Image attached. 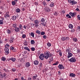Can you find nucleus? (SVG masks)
<instances>
[{
  "label": "nucleus",
  "instance_id": "obj_36",
  "mask_svg": "<svg viewBox=\"0 0 80 80\" xmlns=\"http://www.w3.org/2000/svg\"><path fill=\"white\" fill-rule=\"evenodd\" d=\"M31 50L33 52L35 51V48H31Z\"/></svg>",
  "mask_w": 80,
  "mask_h": 80
},
{
  "label": "nucleus",
  "instance_id": "obj_61",
  "mask_svg": "<svg viewBox=\"0 0 80 80\" xmlns=\"http://www.w3.org/2000/svg\"><path fill=\"white\" fill-rule=\"evenodd\" d=\"M16 50V49H15V48H14L12 50V52H15V50Z\"/></svg>",
  "mask_w": 80,
  "mask_h": 80
},
{
  "label": "nucleus",
  "instance_id": "obj_21",
  "mask_svg": "<svg viewBox=\"0 0 80 80\" xmlns=\"http://www.w3.org/2000/svg\"><path fill=\"white\" fill-rule=\"evenodd\" d=\"M37 75H36V76H34L32 78V79L33 80H36V79H37Z\"/></svg>",
  "mask_w": 80,
  "mask_h": 80
},
{
  "label": "nucleus",
  "instance_id": "obj_1",
  "mask_svg": "<svg viewBox=\"0 0 80 80\" xmlns=\"http://www.w3.org/2000/svg\"><path fill=\"white\" fill-rule=\"evenodd\" d=\"M34 23L35 24V26L36 27V28H37L39 27L38 24H39L40 22H39V21H38V19H36L34 21Z\"/></svg>",
  "mask_w": 80,
  "mask_h": 80
},
{
  "label": "nucleus",
  "instance_id": "obj_33",
  "mask_svg": "<svg viewBox=\"0 0 80 80\" xmlns=\"http://www.w3.org/2000/svg\"><path fill=\"white\" fill-rule=\"evenodd\" d=\"M3 20H0V24L1 25H2V24H3Z\"/></svg>",
  "mask_w": 80,
  "mask_h": 80
},
{
  "label": "nucleus",
  "instance_id": "obj_12",
  "mask_svg": "<svg viewBox=\"0 0 80 80\" xmlns=\"http://www.w3.org/2000/svg\"><path fill=\"white\" fill-rule=\"evenodd\" d=\"M69 76L70 77H75L76 76L75 74H74L73 73H71L70 74Z\"/></svg>",
  "mask_w": 80,
  "mask_h": 80
},
{
  "label": "nucleus",
  "instance_id": "obj_59",
  "mask_svg": "<svg viewBox=\"0 0 80 80\" xmlns=\"http://www.w3.org/2000/svg\"><path fill=\"white\" fill-rule=\"evenodd\" d=\"M21 80H26L25 79H24L23 77H22L21 78Z\"/></svg>",
  "mask_w": 80,
  "mask_h": 80
},
{
  "label": "nucleus",
  "instance_id": "obj_16",
  "mask_svg": "<svg viewBox=\"0 0 80 80\" xmlns=\"http://www.w3.org/2000/svg\"><path fill=\"white\" fill-rule=\"evenodd\" d=\"M41 22H42V23H44L45 22V20L44 18H42L41 19Z\"/></svg>",
  "mask_w": 80,
  "mask_h": 80
},
{
  "label": "nucleus",
  "instance_id": "obj_55",
  "mask_svg": "<svg viewBox=\"0 0 80 80\" xmlns=\"http://www.w3.org/2000/svg\"><path fill=\"white\" fill-rule=\"evenodd\" d=\"M54 15H55V16H57V15H58V14L56 12H55L54 13Z\"/></svg>",
  "mask_w": 80,
  "mask_h": 80
},
{
  "label": "nucleus",
  "instance_id": "obj_6",
  "mask_svg": "<svg viewBox=\"0 0 80 80\" xmlns=\"http://www.w3.org/2000/svg\"><path fill=\"white\" fill-rule=\"evenodd\" d=\"M70 4H72V5H75V4H77V2L74 0H72L70 2Z\"/></svg>",
  "mask_w": 80,
  "mask_h": 80
},
{
  "label": "nucleus",
  "instance_id": "obj_45",
  "mask_svg": "<svg viewBox=\"0 0 80 80\" xmlns=\"http://www.w3.org/2000/svg\"><path fill=\"white\" fill-rule=\"evenodd\" d=\"M59 55L60 57H62V52H59Z\"/></svg>",
  "mask_w": 80,
  "mask_h": 80
},
{
  "label": "nucleus",
  "instance_id": "obj_56",
  "mask_svg": "<svg viewBox=\"0 0 80 80\" xmlns=\"http://www.w3.org/2000/svg\"><path fill=\"white\" fill-rule=\"evenodd\" d=\"M10 48H11V50H12L14 48L13 47L11 46L10 47Z\"/></svg>",
  "mask_w": 80,
  "mask_h": 80
},
{
  "label": "nucleus",
  "instance_id": "obj_9",
  "mask_svg": "<svg viewBox=\"0 0 80 80\" xmlns=\"http://www.w3.org/2000/svg\"><path fill=\"white\" fill-rule=\"evenodd\" d=\"M73 56V54L71 53V52H68V58H70Z\"/></svg>",
  "mask_w": 80,
  "mask_h": 80
},
{
  "label": "nucleus",
  "instance_id": "obj_14",
  "mask_svg": "<svg viewBox=\"0 0 80 80\" xmlns=\"http://www.w3.org/2000/svg\"><path fill=\"white\" fill-rule=\"evenodd\" d=\"M34 65H38V61L37 60H35L34 61Z\"/></svg>",
  "mask_w": 80,
  "mask_h": 80
},
{
  "label": "nucleus",
  "instance_id": "obj_26",
  "mask_svg": "<svg viewBox=\"0 0 80 80\" xmlns=\"http://www.w3.org/2000/svg\"><path fill=\"white\" fill-rule=\"evenodd\" d=\"M41 24L43 26H44V27H45L46 26V22H45V23H44L43 22H41Z\"/></svg>",
  "mask_w": 80,
  "mask_h": 80
},
{
  "label": "nucleus",
  "instance_id": "obj_58",
  "mask_svg": "<svg viewBox=\"0 0 80 80\" xmlns=\"http://www.w3.org/2000/svg\"><path fill=\"white\" fill-rule=\"evenodd\" d=\"M58 74L59 75H61V72L60 71H58Z\"/></svg>",
  "mask_w": 80,
  "mask_h": 80
},
{
  "label": "nucleus",
  "instance_id": "obj_49",
  "mask_svg": "<svg viewBox=\"0 0 80 80\" xmlns=\"http://www.w3.org/2000/svg\"><path fill=\"white\" fill-rule=\"evenodd\" d=\"M39 67H42V62L40 63Z\"/></svg>",
  "mask_w": 80,
  "mask_h": 80
},
{
  "label": "nucleus",
  "instance_id": "obj_38",
  "mask_svg": "<svg viewBox=\"0 0 80 80\" xmlns=\"http://www.w3.org/2000/svg\"><path fill=\"white\" fill-rule=\"evenodd\" d=\"M16 60V59H15V58H12L11 60L12 62H15Z\"/></svg>",
  "mask_w": 80,
  "mask_h": 80
},
{
  "label": "nucleus",
  "instance_id": "obj_43",
  "mask_svg": "<svg viewBox=\"0 0 80 80\" xmlns=\"http://www.w3.org/2000/svg\"><path fill=\"white\" fill-rule=\"evenodd\" d=\"M0 78H3V74H0Z\"/></svg>",
  "mask_w": 80,
  "mask_h": 80
},
{
  "label": "nucleus",
  "instance_id": "obj_10",
  "mask_svg": "<svg viewBox=\"0 0 80 80\" xmlns=\"http://www.w3.org/2000/svg\"><path fill=\"white\" fill-rule=\"evenodd\" d=\"M19 30L20 29H19V28L17 27L16 28L14 29L15 31V32H18L20 31Z\"/></svg>",
  "mask_w": 80,
  "mask_h": 80
},
{
  "label": "nucleus",
  "instance_id": "obj_30",
  "mask_svg": "<svg viewBox=\"0 0 80 80\" xmlns=\"http://www.w3.org/2000/svg\"><path fill=\"white\" fill-rule=\"evenodd\" d=\"M24 45H25V46H27L28 44H27V41H25V42H24Z\"/></svg>",
  "mask_w": 80,
  "mask_h": 80
},
{
  "label": "nucleus",
  "instance_id": "obj_51",
  "mask_svg": "<svg viewBox=\"0 0 80 80\" xmlns=\"http://www.w3.org/2000/svg\"><path fill=\"white\" fill-rule=\"evenodd\" d=\"M3 76L4 77H5L7 76V74L5 73H3Z\"/></svg>",
  "mask_w": 80,
  "mask_h": 80
},
{
  "label": "nucleus",
  "instance_id": "obj_35",
  "mask_svg": "<svg viewBox=\"0 0 80 80\" xmlns=\"http://www.w3.org/2000/svg\"><path fill=\"white\" fill-rule=\"evenodd\" d=\"M44 57H41L40 56H39V58H40V59H41V60H43L44 58Z\"/></svg>",
  "mask_w": 80,
  "mask_h": 80
},
{
  "label": "nucleus",
  "instance_id": "obj_28",
  "mask_svg": "<svg viewBox=\"0 0 80 80\" xmlns=\"http://www.w3.org/2000/svg\"><path fill=\"white\" fill-rule=\"evenodd\" d=\"M19 30H21L22 29V25L21 24H20L19 27Z\"/></svg>",
  "mask_w": 80,
  "mask_h": 80
},
{
  "label": "nucleus",
  "instance_id": "obj_40",
  "mask_svg": "<svg viewBox=\"0 0 80 80\" xmlns=\"http://www.w3.org/2000/svg\"><path fill=\"white\" fill-rule=\"evenodd\" d=\"M42 3L43 4V5H44V6H47V3L43 1L42 2Z\"/></svg>",
  "mask_w": 80,
  "mask_h": 80
},
{
  "label": "nucleus",
  "instance_id": "obj_17",
  "mask_svg": "<svg viewBox=\"0 0 80 80\" xmlns=\"http://www.w3.org/2000/svg\"><path fill=\"white\" fill-rule=\"evenodd\" d=\"M12 20H15L16 18H17V17L15 16H14L12 17Z\"/></svg>",
  "mask_w": 80,
  "mask_h": 80
},
{
  "label": "nucleus",
  "instance_id": "obj_31",
  "mask_svg": "<svg viewBox=\"0 0 80 80\" xmlns=\"http://www.w3.org/2000/svg\"><path fill=\"white\" fill-rule=\"evenodd\" d=\"M59 63V62H58V61H57L56 63L53 64L52 66L53 65H58V64Z\"/></svg>",
  "mask_w": 80,
  "mask_h": 80
},
{
  "label": "nucleus",
  "instance_id": "obj_23",
  "mask_svg": "<svg viewBox=\"0 0 80 80\" xmlns=\"http://www.w3.org/2000/svg\"><path fill=\"white\" fill-rule=\"evenodd\" d=\"M74 32H75V29H73V28H72L70 32H71V33H73Z\"/></svg>",
  "mask_w": 80,
  "mask_h": 80
},
{
  "label": "nucleus",
  "instance_id": "obj_54",
  "mask_svg": "<svg viewBox=\"0 0 80 80\" xmlns=\"http://www.w3.org/2000/svg\"><path fill=\"white\" fill-rule=\"evenodd\" d=\"M45 11L46 12H50V10L46 8V9H45Z\"/></svg>",
  "mask_w": 80,
  "mask_h": 80
},
{
  "label": "nucleus",
  "instance_id": "obj_53",
  "mask_svg": "<svg viewBox=\"0 0 80 80\" xmlns=\"http://www.w3.org/2000/svg\"><path fill=\"white\" fill-rule=\"evenodd\" d=\"M43 38H44V39H46V38H47V36H46V35H45L43 36Z\"/></svg>",
  "mask_w": 80,
  "mask_h": 80
},
{
  "label": "nucleus",
  "instance_id": "obj_47",
  "mask_svg": "<svg viewBox=\"0 0 80 80\" xmlns=\"http://www.w3.org/2000/svg\"><path fill=\"white\" fill-rule=\"evenodd\" d=\"M61 39H62V41H64V40H65V37L62 38Z\"/></svg>",
  "mask_w": 80,
  "mask_h": 80
},
{
  "label": "nucleus",
  "instance_id": "obj_20",
  "mask_svg": "<svg viewBox=\"0 0 80 80\" xmlns=\"http://www.w3.org/2000/svg\"><path fill=\"white\" fill-rule=\"evenodd\" d=\"M7 32L8 34H10L11 33V31H10V29H8L7 30Z\"/></svg>",
  "mask_w": 80,
  "mask_h": 80
},
{
  "label": "nucleus",
  "instance_id": "obj_3",
  "mask_svg": "<svg viewBox=\"0 0 80 80\" xmlns=\"http://www.w3.org/2000/svg\"><path fill=\"white\" fill-rule=\"evenodd\" d=\"M4 51H5V53L7 54V55H8L9 53H10V52H9L8 51H9V49L7 47H5Z\"/></svg>",
  "mask_w": 80,
  "mask_h": 80
},
{
  "label": "nucleus",
  "instance_id": "obj_22",
  "mask_svg": "<svg viewBox=\"0 0 80 80\" xmlns=\"http://www.w3.org/2000/svg\"><path fill=\"white\" fill-rule=\"evenodd\" d=\"M54 6V3L53 2H51L50 4V7H53Z\"/></svg>",
  "mask_w": 80,
  "mask_h": 80
},
{
  "label": "nucleus",
  "instance_id": "obj_24",
  "mask_svg": "<svg viewBox=\"0 0 80 80\" xmlns=\"http://www.w3.org/2000/svg\"><path fill=\"white\" fill-rule=\"evenodd\" d=\"M2 60L3 62H5V60H6V58L5 57H2Z\"/></svg>",
  "mask_w": 80,
  "mask_h": 80
},
{
  "label": "nucleus",
  "instance_id": "obj_62",
  "mask_svg": "<svg viewBox=\"0 0 80 80\" xmlns=\"http://www.w3.org/2000/svg\"><path fill=\"white\" fill-rule=\"evenodd\" d=\"M28 47H25L24 48V49H25V50H27L28 48Z\"/></svg>",
  "mask_w": 80,
  "mask_h": 80
},
{
  "label": "nucleus",
  "instance_id": "obj_64",
  "mask_svg": "<svg viewBox=\"0 0 80 80\" xmlns=\"http://www.w3.org/2000/svg\"><path fill=\"white\" fill-rule=\"evenodd\" d=\"M28 80H32V78H28Z\"/></svg>",
  "mask_w": 80,
  "mask_h": 80
},
{
  "label": "nucleus",
  "instance_id": "obj_52",
  "mask_svg": "<svg viewBox=\"0 0 80 80\" xmlns=\"http://www.w3.org/2000/svg\"><path fill=\"white\" fill-rule=\"evenodd\" d=\"M3 70L5 71V72H7V70L5 68L3 69Z\"/></svg>",
  "mask_w": 80,
  "mask_h": 80
},
{
  "label": "nucleus",
  "instance_id": "obj_48",
  "mask_svg": "<svg viewBox=\"0 0 80 80\" xmlns=\"http://www.w3.org/2000/svg\"><path fill=\"white\" fill-rule=\"evenodd\" d=\"M77 17L78 20H80V16L79 15H78Z\"/></svg>",
  "mask_w": 80,
  "mask_h": 80
},
{
  "label": "nucleus",
  "instance_id": "obj_50",
  "mask_svg": "<svg viewBox=\"0 0 80 80\" xmlns=\"http://www.w3.org/2000/svg\"><path fill=\"white\" fill-rule=\"evenodd\" d=\"M47 45H48V47H50V43L48 42L47 44Z\"/></svg>",
  "mask_w": 80,
  "mask_h": 80
},
{
  "label": "nucleus",
  "instance_id": "obj_32",
  "mask_svg": "<svg viewBox=\"0 0 80 80\" xmlns=\"http://www.w3.org/2000/svg\"><path fill=\"white\" fill-rule=\"evenodd\" d=\"M12 5H15V4H16V3L15 2V1H12Z\"/></svg>",
  "mask_w": 80,
  "mask_h": 80
},
{
  "label": "nucleus",
  "instance_id": "obj_4",
  "mask_svg": "<svg viewBox=\"0 0 80 80\" xmlns=\"http://www.w3.org/2000/svg\"><path fill=\"white\" fill-rule=\"evenodd\" d=\"M49 55H50L49 54L48 52L45 53V54H44V58L46 59H48V58H49V57H50Z\"/></svg>",
  "mask_w": 80,
  "mask_h": 80
},
{
  "label": "nucleus",
  "instance_id": "obj_57",
  "mask_svg": "<svg viewBox=\"0 0 80 80\" xmlns=\"http://www.w3.org/2000/svg\"><path fill=\"white\" fill-rule=\"evenodd\" d=\"M65 40H69V37H67L66 38H65Z\"/></svg>",
  "mask_w": 80,
  "mask_h": 80
},
{
  "label": "nucleus",
  "instance_id": "obj_46",
  "mask_svg": "<svg viewBox=\"0 0 80 80\" xmlns=\"http://www.w3.org/2000/svg\"><path fill=\"white\" fill-rule=\"evenodd\" d=\"M12 72H15L16 69L15 68H13L12 69Z\"/></svg>",
  "mask_w": 80,
  "mask_h": 80
},
{
  "label": "nucleus",
  "instance_id": "obj_27",
  "mask_svg": "<svg viewBox=\"0 0 80 80\" xmlns=\"http://www.w3.org/2000/svg\"><path fill=\"white\" fill-rule=\"evenodd\" d=\"M73 40L74 42H77V38H73Z\"/></svg>",
  "mask_w": 80,
  "mask_h": 80
},
{
  "label": "nucleus",
  "instance_id": "obj_44",
  "mask_svg": "<svg viewBox=\"0 0 80 80\" xmlns=\"http://www.w3.org/2000/svg\"><path fill=\"white\" fill-rule=\"evenodd\" d=\"M41 57H45V54L43 53H42L40 54Z\"/></svg>",
  "mask_w": 80,
  "mask_h": 80
},
{
  "label": "nucleus",
  "instance_id": "obj_2",
  "mask_svg": "<svg viewBox=\"0 0 80 80\" xmlns=\"http://www.w3.org/2000/svg\"><path fill=\"white\" fill-rule=\"evenodd\" d=\"M69 61L70 62L73 63V62H75L77 61V60L75 58L72 57V58L69 59Z\"/></svg>",
  "mask_w": 80,
  "mask_h": 80
},
{
  "label": "nucleus",
  "instance_id": "obj_25",
  "mask_svg": "<svg viewBox=\"0 0 80 80\" xmlns=\"http://www.w3.org/2000/svg\"><path fill=\"white\" fill-rule=\"evenodd\" d=\"M66 17H68V18H71V16H70L69 14L66 15Z\"/></svg>",
  "mask_w": 80,
  "mask_h": 80
},
{
  "label": "nucleus",
  "instance_id": "obj_34",
  "mask_svg": "<svg viewBox=\"0 0 80 80\" xmlns=\"http://www.w3.org/2000/svg\"><path fill=\"white\" fill-rule=\"evenodd\" d=\"M45 32H41L40 34L41 35H45Z\"/></svg>",
  "mask_w": 80,
  "mask_h": 80
},
{
  "label": "nucleus",
  "instance_id": "obj_11",
  "mask_svg": "<svg viewBox=\"0 0 80 80\" xmlns=\"http://www.w3.org/2000/svg\"><path fill=\"white\" fill-rule=\"evenodd\" d=\"M26 66L27 67H30V64L29 62H27L26 63Z\"/></svg>",
  "mask_w": 80,
  "mask_h": 80
},
{
  "label": "nucleus",
  "instance_id": "obj_41",
  "mask_svg": "<svg viewBox=\"0 0 80 80\" xmlns=\"http://www.w3.org/2000/svg\"><path fill=\"white\" fill-rule=\"evenodd\" d=\"M77 30L78 31H80V26H78L77 27Z\"/></svg>",
  "mask_w": 80,
  "mask_h": 80
},
{
  "label": "nucleus",
  "instance_id": "obj_15",
  "mask_svg": "<svg viewBox=\"0 0 80 80\" xmlns=\"http://www.w3.org/2000/svg\"><path fill=\"white\" fill-rule=\"evenodd\" d=\"M30 35H31V36H32V37H33V38H34V36L35 35V34L33 32H31L30 34Z\"/></svg>",
  "mask_w": 80,
  "mask_h": 80
},
{
  "label": "nucleus",
  "instance_id": "obj_7",
  "mask_svg": "<svg viewBox=\"0 0 80 80\" xmlns=\"http://www.w3.org/2000/svg\"><path fill=\"white\" fill-rule=\"evenodd\" d=\"M69 15H71L72 17H75V15H76V13L73 12V13H72V12H69Z\"/></svg>",
  "mask_w": 80,
  "mask_h": 80
},
{
  "label": "nucleus",
  "instance_id": "obj_29",
  "mask_svg": "<svg viewBox=\"0 0 80 80\" xmlns=\"http://www.w3.org/2000/svg\"><path fill=\"white\" fill-rule=\"evenodd\" d=\"M16 11L17 13H19V12H20V9L19 8H17L16 9Z\"/></svg>",
  "mask_w": 80,
  "mask_h": 80
},
{
  "label": "nucleus",
  "instance_id": "obj_18",
  "mask_svg": "<svg viewBox=\"0 0 80 80\" xmlns=\"http://www.w3.org/2000/svg\"><path fill=\"white\" fill-rule=\"evenodd\" d=\"M31 43L32 45L33 44H35V41L34 40H32L31 41Z\"/></svg>",
  "mask_w": 80,
  "mask_h": 80
},
{
  "label": "nucleus",
  "instance_id": "obj_63",
  "mask_svg": "<svg viewBox=\"0 0 80 80\" xmlns=\"http://www.w3.org/2000/svg\"><path fill=\"white\" fill-rule=\"evenodd\" d=\"M62 12L63 13H65V11L64 10H62Z\"/></svg>",
  "mask_w": 80,
  "mask_h": 80
},
{
  "label": "nucleus",
  "instance_id": "obj_8",
  "mask_svg": "<svg viewBox=\"0 0 80 80\" xmlns=\"http://www.w3.org/2000/svg\"><path fill=\"white\" fill-rule=\"evenodd\" d=\"M36 33L38 34V37H40V34L41 33H41V32H40V31H39V30H37L36 32Z\"/></svg>",
  "mask_w": 80,
  "mask_h": 80
},
{
  "label": "nucleus",
  "instance_id": "obj_39",
  "mask_svg": "<svg viewBox=\"0 0 80 80\" xmlns=\"http://www.w3.org/2000/svg\"><path fill=\"white\" fill-rule=\"evenodd\" d=\"M22 37L23 38H25L26 37V35L25 34H23Z\"/></svg>",
  "mask_w": 80,
  "mask_h": 80
},
{
  "label": "nucleus",
  "instance_id": "obj_13",
  "mask_svg": "<svg viewBox=\"0 0 80 80\" xmlns=\"http://www.w3.org/2000/svg\"><path fill=\"white\" fill-rule=\"evenodd\" d=\"M68 27L69 28H71V29H72V28H73V25L71 24L69 25Z\"/></svg>",
  "mask_w": 80,
  "mask_h": 80
},
{
  "label": "nucleus",
  "instance_id": "obj_5",
  "mask_svg": "<svg viewBox=\"0 0 80 80\" xmlns=\"http://www.w3.org/2000/svg\"><path fill=\"white\" fill-rule=\"evenodd\" d=\"M58 67L60 70H61V69H64L65 68V67L63 66L62 64H59Z\"/></svg>",
  "mask_w": 80,
  "mask_h": 80
},
{
  "label": "nucleus",
  "instance_id": "obj_19",
  "mask_svg": "<svg viewBox=\"0 0 80 80\" xmlns=\"http://www.w3.org/2000/svg\"><path fill=\"white\" fill-rule=\"evenodd\" d=\"M13 41H14V39H10L9 40V42L10 43H13Z\"/></svg>",
  "mask_w": 80,
  "mask_h": 80
},
{
  "label": "nucleus",
  "instance_id": "obj_42",
  "mask_svg": "<svg viewBox=\"0 0 80 80\" xmlns=\"http://www.w3.org/2000/svg\"><path fill=\"white\" fill-rule=\"evenodd\" d=\"M13 27L14 28H17V24L15 23V24H14L13 25Z\"/></svg>",
  "mask_w": 80,
  "mask_h": 80
},
{
  "label": "nucleus",
  "instance_id": "obj_60",
  "mask_svg": "<svg viewBox=\"0 0 80 80\" xmlns=\"http://www.w3.org/2000/svg\"><path fill=\"white\" fill-rule=\"evenodd\" d=\"M66 52H68V53H69V52H70V51H69V49H67L66 50Z\"/></svg>",
  "mask_w": 80,
  "mask_h": 80
},
{
  "label": "nucleus",
  "instance_id": "obj_37",
  "mask_svg": "<svg viewBox=\"0 0 80 80\" xmlns=\"http://www.w3.org/2000/svg\"><path fill=\"white\" fill-rule=\"evenodd\" d=\"M5 47L6 48L7 47V48H9L10 47V45H8V44H6V45L5 46Z\"/></svg>",
  "mask_w": 80,
  "mask_h": 80
}]
</instances>
